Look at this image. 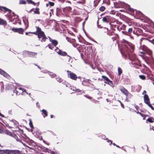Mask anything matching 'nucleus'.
Masks as SVG:
<instances>
[{"label": "nucleus", "mask_w": 154, "mask_h": 154, "mask_svg": "<svg viewBox=\"0 0 154 154\" xmlns=\"http://www.w3.org/2000/svg\"><path fill=\"white\" fill-rule=\"evenodd\" d=\"M36 31L35 32L33 33L38 35V37L39 40L42 42H44L48 39V38L46 37L43 32L41 31V29L38 26L36 27Z\"/></svg>", "instance_id": "f257e3e1"}, {"label": "nucleus", "mask_w": 154, "mask_h": 154, "mask_svg": "<svg viewBox=\"0 0 154 154\" xmlns=\"http://www.w3.org/2000/svg\"><path fill=\"white\" fill-rule=\"evenodd\" d=\"M0 154H20V153L17 150H0Z\"/></svg>", "instance_id": "f03ea898"}, {"label": "nucleus", "mask_w": 154, "mask_h": 154, "mask_svg": "<svg viewBox=\"0 0 154 154\" xmlns=\"http://www.w3.org/2000/svg\"><path fill=\"white\" fill-rule=\"evenodd\" d=\"M67 75L68 77L72 79L75 80H76L77 79V76L75 73L72 72H71L69 70H67Z\"/></svg>", "instance_id": "7ed1b4c3"}, {"label": "nucleus", "mask_w": 154, "mask_h": 154, "mask_svg": "<svg viewBox=\"0 0 154 154\" xmlns=\"http://www.w3.org/2000/svg\"><path fill=\"white\" fill-rule=\"evenodd\" d=\"M55 51L57 52L59 54L62 56H66L67 54V53L65 52H63L59 50L58 48L55 49Z\"/></svg>", "instance_id": "20e7f679"}, {"label": "nucleus", "mask_w": 154, "mask_h": 154, "mask_svg": "<svg viewBox=\"0 0 154 154\" xmlns=\"http://www.w3.org/2000/svg\"><path fill=\"white\" fill-rule=\"evenodd\" d=\"M12 30L14 32H18L20 34H23L24 32L23 29L21 28L18 29L13 28Z\"/></svg>", "instance_id": "39448f33"}, {"label": "nucleus", "mask_w": 154, "mask_h": 154, "mask_svg": "<svg viewBox=\"0 0 154 154\" xmlns=\"http://www.w3.org/2000/svg\"><path fill=\"white\" fill-rule=\"evenodd\" d=\"M144 102L145 103L147 104L150 103L149 98L148 95L146 94H145L143 97Z\"/></svg>", "instance_id": "423d86ee"}, {"label": "nucleus", "mask_w": 154, "mask_h": 154, "mask_svg": "<svg viewBox=\"0 0 154 154\" xmlns=\"http://www.w3.org/2000/svg\"><path fill=\"white\" fill-rule=\"evenodd\" d=\"M102 21L103 22L105 23H108L110 21V18L109 16H106L102 18Z\"/></svg>", "instance_id": "0eeeda50"}, {"label": "nucleus", "mask_w": 154, "mask_h": 154, "mask_svg": "<svg viewBox=\"0 0 154 154\" xmlns=\"http://www.w3.org/2000/svg\"><path fill=\"white\" fill-rule=\"evenodd\" d=\"M0 74L4 77L8 78L10 76L8 74L1 69H0Z\"/></svg>", "instance_id": "6e6552de"}, {"label": "nucleus", "mask_w": 154, "mask_h": 154, "mask_svg": "<svg viewBox=\"0 0 154 154\" xmlns=\"http://www.w3.org/2000/svg\"><path fill=\"white\" fill-rule=\"evenodd\" d=\"M50 41L52 43L54 46H56L58 42L57 41L52 39L50 37H49Z\"/></svg>", "instance_id": "1a4fd4ad"}, {"label": "nucleus", "mask_w": 154, "mask_h": 154, "mask_svg": "<svg viewBox=\"0 0 154 154\" xmlns=\"http://www.w3.org/2000/svg\"><path fill=\"white\" fill-rule=\"evenodd\" d=\"M143 53L144 54H148L149 55H151L152 54V52L149 49L147 48L145 49V50L144 51Z\"/></svg>", "instance_id": "9d476101"}, {"label": "nucleus", "mask_w": 154, "mask_h": 154, "mask_svg": "<svg viewBox=\"0 0 154 154\" xmlns=\"http://www.w3.org/2000/svg\"><path fill=\"white\" fill-rule=\"evenodd\" d=\"M2 8H3L5 10V11L8 12L9 13L11 12V10L8 9L5 7H0V9L1 10H2Z\"/></svg>", "instance_id": "9b49d317"}, {"label": "nucleus", "mask_w": 154, "mask_h": 154, "mask_svg": "<svg viewBox=\"0 0 154 154\" xmlns=\"http://www.w3.org/2000/svg\"><path fill=\"white\" fill-rule=\"evenodd\" d=\"M121 91L124 94L126 95L127 96L128 93V91L125 88H123L122 89H120Z\"/></svg>", "instance_id": "f8f14e48"}, {"label": "nucleus", "mask_w": 154, "mask_h": 154, "mask_svg": "<svg viewBox=\"0 0 154 154\" xmlns=\"http://www.w3.org/2000/svg\"><path fill=\"white\" fill-rule=\"evenodd\" d=\"M13 137L15 139H16L17 141H19L20 143H21L23 144L24 145H25V144L22 143V141L20 140V139L18 138V137L16 135L14 134Z\"/></svg>", "instance_id": "ddd939ff"}, {"label": "nucleus", "mask_w": 154, "mask_h": 154, "mask_svg": "<svg viewBox=\"0 0 154 154\" xmlns=\"http://www.w3.org/2000/svg\"><path fill=\"white\" fill-rule=\"evenodd\" d=\"M27 53L28 54L29 57H32L35 56L36 55V53L35 52H28Z\"/></svg>", "instance_id": "4468645a"}, {"label": "nucleus", "mask_w": 154, "mask_h": 154, "mask_svg": "<svg viewBox=\"0 0 154 154\" xmlns=\"http://www.w3.org/2000/svg\"><path fill=\"white\" fill-rule=\"evenodd\" d=\"M39 8H36L35 9V10L34 11V13L35 14H40V12L39 11Z\"/></svg>", "instance_id": "2eb2a0df"}, {"label": "nucleus", "mask_w": 154, "mask_h": 154, "mask_svg": "<svg viewBox=\"0 0 154 154\" xmlns=\"http://www.w3.org/2000/svg\"><path fill=\"white\" fill-rule=\"evenodd\" d=\"M6 21L0 18V25H6Z\"/></svg>", "instance_id": "dca6fc26"}, {"label": "nucleus", "mask_w": 154, "mask_h": 154, "mask_svg": "<svg viewBox=\"0 0 154 154\" xmlns=\"http://www.w3.org/2000/svg\"><path fill=\"white\" fill-rule=\"evenodd\" d=\"M26 1L29 4H32L34 5H35L36 4V3L34 2L32 0H26Z\"/></svg>", "instance_id": "f3484780"}, {"label": "nucleus", "mask_w": 154, "mask_h": 154, "mask_svg": "<svg viewBox=\"0 0 154 154\" xmlns=\"http://www.w3.org/2000/svg\"><path fill=\"white\" fill-rule=\"evenodd\" d=\"M102 78L104 79V80L108 82L110 80L107 77L104 75H102Z\"/></svg>", "instance_id": "a211bd4d"}, {"label": "nucleus", "mask_w": 154, "mask_h": 154, "mask_svg": "<svg viewBox=\"0 0 154 154\" xmlns=\"http://www.w3.org/2000/svg\"><path fill=\"white\" fill-rule=\"evenodd\" d=\"M26 2L24 0H20L19 2V4H26Z\"/></svg>", "instance_id": "6ab92c4d"}, {"label": "nucleus", "mask_w": 154, "mask_h": 154, "mask_svg": "<svg viewBox=\"0 0 154 154\" xmlns=\"http://www.w3.org/2000/svg\"><path fill=\"white\" fill-rule=\"evenodd\" d=\"M105 9V8L103 6H102L99 8V10L102 12L104 11Z\"/></svg>", "instance_id": "aec40b11"}, {"label": "nucleus", "mask_w": 154, "mask_h": 154, "mask_svg": "<svg viewBox=\"0 0 154 154\" xmlns=\"http://www.w3.org/2000/svg\"><path fill=\"white\" fill-rule=\"evenodd\" d=\"M108 84L109 85L112 87H113L114 86V85L112 83V82L110 80H109V81L108 82Z\"/></svg>", "instance_id": "412c9836"}, {"label": "nucleus", "mask_w": 154, "mask_h": 154, "mask_svg": "<svg viewBox=\"0 0 154 154\" xmlns=\"http://www.w3.org/2000/svg\"><path fill=\"white\" fill-rule=\"evenodd\" d=\"M18 89H19V90H21L23 91L22 93H23L25 92L27 94H28V93L26 91L24 90L23 88H18Z\"/></svg>", "instance_id": "4be33fe9"}, {"label": "nucleus", "mask_w": 154, "mask_h": 154, "mask_svg": "<svg viewBox=\"0 0 154 154\" xmlns=\"http://www.w3.org/2000/svg\"><path fill=\"white\" fill-rule=\"evenodd\" d=\"M118 75H120L122 73V71L121 68L120 67L118 68Z\"/></svg>", "instance_id": "5701e85b"}, {"label": "nucleus", "mask_w": 154, "mask_h": 154, "mask_svg": "<svg viewBox=\"0 0 154 154\" xmlns=\"http://www.w3.org/2000/svg\"><path fill=\"white\" fill-rule=\"evenodd\" d=\"M6 133L7 134L10 135L11 136H12V137L13 136V135L14 134H12L11 132H10L9 131H7L6 132Z\"/></svg>", "instance_id": "b1692460"}, {"label": "nucleus", "mask_w": 154, "mask_h": 154, "mask_svg": "<svg viewBox=\"0 0 154 154\" xmlns=\"http://www.w3.org/2000/svg\"><path fill=\"white\" fill-rule=\"evenodd\" d=\"M42 112H43L45 114V116H48L47 112L46 110H45L44 109H43V110H42Z\"/></svg>", "instance_id": "393cba45"}, {"label": "nucleus", "mask_w": 154, "mask_h": 154, "mask_svg": "<svg viewBox=\"0 0 154 154\" xmlns=\"http://www.w3.org/2000/svg\"><path fill=\"white\" fill-rule=\"evenodd\" d=\"M139 77L140 79L142 80H145L146 79L145 76L144 75H139Z\"/></svg>", "instance_id": "a878e982"}, {"label": "nucleus", "mask_w": 154, "mask_h": 154, "mask_svg": "<svg viewBox=\"0 0 154 154\" xmlns=\"http://www.w3.org/2000/svg\"><path fill=\"white\" fill-rule=\"evenodd\" d=\"M147 104L149 107L152 110H154V108L152 106V105L150 103H147Z\"/></svg>", "instance_id": "bb28decb"}, {"label": "nucleus", "mask_w": 154, "mask_h": 154, "mask_svg": "<svg viewBox=\"0 0 154 154\" xmlns=\"http://www.w3.org/2000/svg\"><path fill=\"white\" fill-rule=\"evenodd\" d=\"M14 93H15L17 95H19L20 94V93H19L18 91L17 90V89H15L14 91Z\"/></svg>", "instance_id": "cd10ccee"}, {"label": "nucleus", "mask_w": 154, "mask_h": 154, "mask_svg": "<svg viewBox=\"0 0 154 154\" xmlns=\"http://www.w3.org/2000/svg\"><path fill=\"white\" fill-rule=\"evenodd\" d=\"M132 31V28H129L128 30V32L127 33L128 34H129L131 33Z\"/></svg>", "instance_id": "c85d7f7f"}, {"label": "nucleus", "mask_w": 154, "mask_h": 154, "mask_svg": "<svg viewBox=\"0 0 154 154\" xmlns=\"http://www.w3.org/2000/svg\"><path fill=\"white\" fill-rule=\"evenodd\" d=\"M147 121L150 123H152L153 122L151 118H148L147 119Z\"/></svg>", "instance_id": "c756f323"}, {"label": "nucleus", "mask_w": 154, "mask_h": 154, "mask_svg": "<svg viewBox=\"0 0 154 154\" xmlns=\"http://www.w3.org/2000/svg\"><path fill=\"white\" fill-rule=\"evenodd\" d=\"M48 4L51 6H53L54 5V3L53 2H48Z\"/></svg>", "instance_id": "7c9ffc66"}, {"label": "nucleus", "mask_w": 154, "mask_h": 154, "mask_svg": "<svg viewBox=\"0 0 154 154\" xmlns=\"http://www.w3.org/2000/svg\"><path fill=\"white\" fill-rule=\"evenodd\" d=\"M57 81L59 82H60L62 81V79L60 78H56Z\"/></svg>", "instance_id": "2f4dec72"}, {"label": "nucleus", "mask_w": 154, "mask_h": 154, "mask_svg": "<svg viewBox=\"0 0 154 154\" xmlns=\"http://www.w3.org/2000/svg\"><path fill=\"white\" fill-rule=\"evenodd\" d=\"M29 125H30V127L32 128H33V126L32 125V123L31 122V121H30L29 123Z\"/></svg>", "instance_id": "473e14b6"}, {"label": "nucleus", "mask_w": 154, "mask_h": 154, "mask_svg": "<svg viewBox=\"0 0 154 154\" xmlns=\"http://www.w3.org/2000/svg\"><path fill=\"white\" fill-rule=\"evenodd\" d=\"M48 47L49 48L51 49H53V48H54V47H52L51 45L50 44H49L48 45Z\"/></svg>", "instance_id": "72a5a7b5"}, {"label": "nucleus", "mask_w": 154, "mask_h": 154, "mask_svg": "<svg viewBox=\"0 0 154 154\" xmlns=\"http://www.w3.org/2000/svg\"><path fill=\"white\" fill-rule=\"evenodd\" d=\"M122 32L123 34H125L126 35H129V34H128V33H127V32H125V31H122Z\"/></svg>", "instance_id": "f704fd0d"}, {"label": "nucleus", "mask_w": 154, "mask_h": 154, "mask_svg": "<svg viewBox=\"0 0 154 154\" xmlns=\"http://www.w3.org/2000/svg\"><path fill=\"white\" fill-rule=\"evenodd\" d=\"M140 115L143 117H146V115L144 114H143L141 113H139Z\"/></svg>", "instance_id": "c9c22d12"}, {"label": "nucleus", "mask_w": 154, "mask_h": 154, "mask_svg": "<svg viewBox=\"0 0 154 154\" xmlns=\"http://www.w3.org/2000/svg\"><path fill=\"white\" fill-rule=\"evenodd\" d=\"M84 96L89 99H91L92 98L91 97L88 96L87 95H84Z\"/></svg>", "instance_id": "e433bc0d"}, {"label": "nucleus", "mask_w": 154, "mask_h": 154, "mask_svg": "<svg viewBox=\"0 0 154 154\" xmlns=\"http://www.w3.org/2000/svg\"><path fill=\"white\" fill-rule=\"evenodd\" d=\"M50 75L51 76V77H55L56 76L55 75H52L51 74H50Z\"/></svg>", "instance_id": "4c0bfd02"}, {"label": "nucleus", "mask_w": 154, "mask_h": 154, "mask_svg": "<svg viewBox=\"0 0 154 154\" xmlns=\"http://www.w3.org/2000/svg\"><path fill=\"white\" fill-rule=\"evenodd\" d=\"M33 10V9H31L30 11H27V12L29 13H31V11Z\"/></svg>", "instance_id": "58836bf2"}, {"label": "nucleus", "mask_w": 154, "mask_h": 154, "mask_svg": "<svg viewBox=\"0 0 154 154\" xmlns=\"http://www.w3.org/2000/svg\"><path fill=\"white\" fill-rule=\"evenodd\" d=\"M0 116H1V117H4V115L2 114L0 112Z\"/></svg>", "instance_id": "ea45409f"}, {"label": "nucleus", "mask_w": 154, "mask_h": 154, "mask_svg": "<svg viewBox=\"0 0 154 154\" xmlns=\"http://www.w3.org/2000/svg\"><path fill=\"white\" fill-rule=\"evenodd\" d=\"M151 42L154 45V39H153L152 41H151Z\"/></svg>", "instance_id": "a19ab883"}, {"label": "nucleus", "mask_w": 154, "mask_h": 154, "mask_svg": "<svg viewBox=\"0 0 154 154\" xmlns=\"http://www.w3.org/2000/svg\"><path fill=\"white\" fill-rule=\"evenodd\" d=\"M146 93V91L145 90H144L143 91V92L142 93L143 94H145Z\"/></svg>", "instance_id": "79ce46f5"}, {"label": "nucleus", "mask_w": 154, "mask_h": 154, "mask_svg": "<svg viewBox=\"0 0 154 154\" xmlns=\"http://www.w3.org/2000/svg\"><path fill=\"white\" fill-rule=\"evenodd\" d=\"M3 133V131L0 128V133L1 134H2Z\"/></svg>", "instance_id": "37998d69"}, {"label": "nucleus", "mask_w": 154, "mask_h": 154, "mask_svg": "<svg viewBox=\"0 0 154 154\" xmlns=\"http://www.w3.org/2000/svg\"><path fill=\"white\" fill-rule=\"evenodd\" d=\"M75 91L78 92H79L81 91L79 89H77Z\"/></svg>", "instance_id": "c03bdc74"}, {"label": "nucleus", "mask_w": 154, "mask_h": 154, "mask_svg": "<svg viewBox=\"0 0 154 154\" xmlns=\"http://www.w3.org/2000/svg\"><path fill=\"white\" fill-rule=\"evenodd\" d=\"M146 39L145 38H141V39H140V43H141V42L142 41V40H146Z\"/></svg>", "instance_id": "a18cd8bd"}, {"label": "nucleus", "mask_w": 154, "mask_h": 154, "mask_svg": "<svg viewBox=\"0 0 154 154\" xmlns=\"http://www.w3.org/2000/svg\"><path fill=\"white\" fill-rule=\"evenodd\" d=\"M130 10L131 11H134V10L133 9V8H131Z\"/></svg>", "instance_id": "49530a36"}, {"label": "nucleus", "mask_w": 154, "mask_h": 154, "mask_svg": "<svg viewBox=\"0 0 154 154\" xmlns=\"http://www.w3.org/2000/svg\"><path fill=\"white\" fill-rule=\"evenodd\" d=\"M110 141V143L109 144H110V145H111L112 143V141H111V140H110V141Z\"/></svg>", "instance_id": "de8ad7c7"}, {"label": "nucleus", "mask_w": 154, "mask_h": 154, "mask_svg": "<svg viewBox=\"0 0 154 154\" xmlns=\"http://www.w3.org/2000/svg\"><path fill=\"white\" fill-rule=\"evenodd\" d=\"M61 2H63L65 1L66 0H59Z\"/></svg>", "instance_id": "09e8293b"}, {"label": "nucleus", "mask_w": 154, "mask_h": 154, "mask_svg": "<svg viewBox=\"0 0 154 154\" xmlns=\"http://www.w3.org/2000/svg\"><path fill=\"white\" fill-rule=\"evenodd\" d=\"M105 83L108 84V82L107 81H105L104 82Z\"/></svg>", "instance_id": "8fccbe9b"}, {"label": "nucleus", "mask_w": 154, "mask_h": 154, "mask_svg": "<svg viewBox=\"0 0 154 154\" xmlns=\"http://www.w3.org/2000/svg\"><path fill=\"white\" fill-rule=\"evenodd\" d=\"M66 2H68L69 3H70V2L69 1H66Z\"/></svg>", "instance_id": "3c124183"}, {"label": "nucleus", "mask_w": 154, "mask_h": 154, "mask_svg": "<svg viewBox=\"0 0 154 154\" xmlns=\"http://www.w3.org/2000/svg\"><path fill=\"white\" fill-rule=\"evenodd\" d=\"M53 115H51V118H52V117H53Z\"/></svg>", "instance_id": "603ef678"}, {"label": "nucleus", "mask_w": 154, "mask_h": 154, "mask_svg": "<svg viewBox=\"0 0 154 154\" xmlns=\"http://www.w3.org/2000/svg\"><path fill=\"white\" fill-rule=\"evenodd\" d=\"M37 5L38 6V5H39V2H38V3H37Z\"/></svg>", "instance_id": "864d4df0"}, {"label": "nucleus", "mask_w": 154, "mask_h": 154, "mask_svg": "<svg viewBox=\"0 0 154 154\" xmlns=\"http://www.w3.org/2000/svg\"><path fill=\"white\" fill-rule=\"evenodd\" d=\"M104 29H106L107 30H108V29L107 28H106V27H105V28H104Z\"/></svg>", "instance_id": "5fc2aeb1"}, {"label": "nucleus", "mask_w": 154, "mask_h": 154, "mask_svg": "<svg viewBox=\"0 0 154 154\" xmlns=\"http://www.w3.org/2000/svg\"><path fill=\"white\" fill-rule=\"evenodd\" d=\"M25 34H26V35H28V32H26Z\"/></svg>", "instance_id": "6e6d98bb"}, {"label": "nucleus", "mask_w": 154, "mask_h": 154, "mask_svg": "<svg viewBox=\"0 0 154 154\" xmlns=\"http://www.w3.org/2000/svg\"><path fill=\"white\" fill-rule=\"evenodd\" d=\"M121 105H122V107L123 108H124V106H123V105H122V103H121Z\"/></svg>", "instance_id": "4d7b16f0"}, {"label": "nucleus", "mask_w": 154, "mask_h": 154, "mask_svg": "<svg viewBox=\"0 0 154 154\" xmlns=\"http://www.w3.org/2000/svg\"><path fill=\"white\" fill-rule=\"evenodd\" d=\"M116 146L117 147H119H119L118 145H116Z\"/></svg>", "instance_id": "13d9d810"}, {"label": "nucleus", "mask_w": 154, "mask_h": 154, "mask_svg": "<svg viewBox=\"0 0 154 154\" xmlns=\"http://www.w3.org/2000/svg\"><path fill=\"white\" fill-rule=\"evenodd\" d=\"M138 107V106H135V108H136L137 109V107Z\"/></svg>", "instance_id": "bf43d9fd"}, {"label": "nucleus", "mask_w": 154, "mask_h": 154, "mask_svg": "<svg viewBox=\"0 0 154 154\" xmlns=\"http://www.w3.org/2000/svg\"><path fill=\"white\" fill-rule=\"evenodd\" d=\"M113 144L114 145V146H116V144L115 143H113Z\"/></svg>", "instance_id": "052dcab7"}, {"label": "nucleus", "mask_w": 154, "mask_h": 154, "mask_svg": "<svg viewBox=\"0 0 154 154\" xmlns=\"http://www.w3.org/2000/svg\"><path fill=\"white\" fill-rule=\"evenodd\" d=\"M143 117V120H144V119H145V117Z\"/></svg>", "instance_id": "680f3d73"}, {"label": "nucleus", "mask_w": 154, "mask_h": 154, "mask_svg": "<svg viewBox=\"0 0 154 154\" xmlns=\"http://www.w3.org/2000/svg\"><path fill=\"white\" fill-rule=\"evenodd\" d=\"M137 113L138 114H139V113H140V112H137Z\"/></svg>", "instance_id": "e2e57ef3"}, {"label": "nucleus", "mask_w": 154, "mask_h": 154, "mask_svg": "<svg viewBox=\"0 0 154 154\" xmlns=\"http://www.w3.org/2000/svg\"><path fill=\"white\" fill-rule=\"evenodd\" d=\"M54 152H53L52 153V154H54Z\"/></svg>", "instance_id": "0e129e2a"}, {"label": "nucleus", "mask_w": 154, "mask_h": 154, "mask_svg": "<svg viewBox=\"0 0 154 154\" xmlns=\"http://www.w3.org/2000/svg\"><path fill=\"white\" fill-rule=\"evenodd\" d=\"M37 66V67H38L39 68V67L38 66Z\"/></svg>", "instance_id": "69168bd1"}, {"label": "nucleus", "mask_w": 154, "mask_h": 154, "mask_svg": "<svg viewBox=\"0 0 154 154\" xmlns=\"http://www.w3.org/2000/svg\"><path fill=\"white\" fill-rule=\"evenodd\" d=\"M107 101H108V99H106Z\"/></svg>", "instance_id": "338daca9"}, {"label": "nucleus", "mask_w": 154, "mask_h": 154, "mask_svg": "<svg viewBox=\"0 0 154 154\" xmlns=\"http://www.w3.org/2000/svg\"><path fill=\"white\" fill-rule=\"evenodd\" d=\"M107 101H108V99H106Z\"/></svg>", "instance_id": "774afa93"}]
</instances>
